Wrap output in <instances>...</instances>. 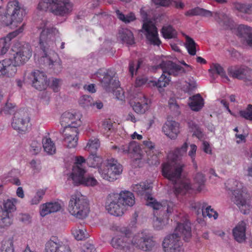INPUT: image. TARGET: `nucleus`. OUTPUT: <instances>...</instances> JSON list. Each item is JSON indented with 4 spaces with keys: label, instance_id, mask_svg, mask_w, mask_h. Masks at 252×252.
<instances>
[{
    "label": "nucleus",
    "instance_id": "obj_1",
    "mask_svg": "<svg viewBox=\"0 0 252 252\" xmlns=\"http://www.w3.org/2000/svg\"><path fill=\"white\" fill-rule=\"evenodd\" d=\"M188 144L185 142L181 148H177L168 156V161L163 165L162 173L174 185V193L183 195L192 189L190 181L188 179H183L182 173L185 166L182 159L183 155L186 153Z\"/></svg>",
    "mask_w": 252,
    "mask_h": 252
},
{
    "label": "nucleus",
    "instance_id": "obj_2",
    "mask_svg": "<svg viewBox=\"0 0 252 252\" xmlns=\"http://www.w3.org/2000/svg\"><path fill=\"white\" fill-rule=\"evenodd\" d=\"M37 28L42 30L40 33L39 44L42 54L39 62L48 65L55 73H60L62 70V62L55 51L56 46L55 40L58 36L59 31L46 20L41 21Z\"/></svg>",
    "mask_w": 252,
    "mask_h": 252
},
{
    "label": "nucleus",
    "instance_id": "obj_3",
    "mask_svg": "<svg viewBox=\"0 0 252 252\" xmlns=\"http://www.w3.org/2000/svg\"><path fill=\"white\" fill-rule=\"evenodd\" d=\"M181 236L184 237L185 241H188L191 236L190 223L187 220L183 223H178L175 232L164 238L162 244L164 252H183Z\"/></svg>",
    "mask_w": 252,
    "mask_h": 252
},
{
    "label": "nucleus",
    "instance_id": "obj_4",
    "mask_svg": "<svg viewBox=\"0 0 252 252\" xmlns=\"http://www.w3.org/2000/svg\"><path fill=\"white\" fill-rule=\"evenodd\" d=\"M135 204V197L132 192L122 190L119 193H112L107 197L106 208L112 215L122 216L126 207H131Z\"/></svg>",
    "mask_w": 252,
    "mask_h": 252
},
{
    "label": "nucleus",
    "instance_id": "obj_5",
    "mask_svg": "<svg viewBox=\"0 0 252 252\" xmlns=\"http://www.w3.org/2000/svg\"><path fill=\"white\" fill-rule=\"evenodd\" d=\"M67 210L70 214L79 219H84L90 212L89 201L81 192L76 191L70 197Z\"/></svg>",
    "mask_w": 252,
    "mask_h": 252
},
{
    "label": "nucleus",
    "instance_id": "obj_6",
    "mask_svg": "<svg viewBox=\"0 0 252 252\" xmlns=\"http://www.w3.org/2000/svg\"><path fill=\"white\" fill-rule=\"evenodd\" d=\"M160 60L161 62L158 64V68L162 69V74L158 78V88L165 87L168 85L170 75L182 76L186 72L182 66L168 60L166 56L161 55L160 58H158V62Z\"/></svg>",
    "mask_w": 252,
    "mask_h": 252
},
{
    "label": "nucleus",
    "instance_id": "obj_7",
    "mask_svg": "<svg viewBox=\"0 0 252 252\" xmlns=\"http://www.w3.org/2000/svg\"><path fill=\"white\" fill-rule=\"evenodd\" d=\"M73 5L69 0H40L37 9L48 11L58 16H66L72 10Z\"/></svg>",
    "mask_w": 252,
    "mask_h": 252
},
{
    "label": "nucleus",
    "instance_id": "obj_8",
    "mask_svg": "<svg viewBox=\"0 0 252 252\" xmlns=\"http://www.w3.org/2000/svg\"><path fill=\"white\" fill-rule=\"evenodd\" d=\"M225 186L230 191L229 194L231 195V201L239 208L244 214H248L252 208V205L250 200L246 199L243 196L240 189L241 184L236 180L230 179L225 183Z\"/></svg>",
    "mask_w": 252,
    "mask_h": 252
},
{
    "label": "nucleus",
    "instance_id": "obj_9",
    "mask_svg": "<svg viewBox=\"0 0 252 252\" xmlns=\"http://www.w3.org/2000/svg\"><path fill=\"white\" fill-rule=\"evenodd\" d=\"M123 167L118 160L110 158L104 160L103 164L99 168V173L101 177L109 182L117 179V177L122 174Z\"/></svg>",
    "mask_w": 252,
    "mask_h": 252
},
{
    "label": "nucleus",
    "instance_id": "obj_10",
    "mask_svg": "<svg viewBox=\"0 0 252 252\" xmlns=\"http://www.w3.org/2000/svg\"><path fill=\"white\" fill-rule=\"evenodd\" d=\"M112 230L122 234L114 236L111 240V245L115 249L129 252L133 249V237L131 238L123 233L122 228L116 225L112 227Z\"/></svg>",
    "mask_w": 252,
    "mask_h": 252
},
{
    "label": "nucleus",
    "instance_id": "obj_11",
    "mask_svg": "<svg viewBox=\"0 0 252 252\" xmlns=\"http://www.w3.org/2000/svg\"><path fill=\"white\" fill-rule=\"evenodd\" d=\"M152 188V184L146 181L133 185L131 189L133 191L136 192L139 195L146 194V205L154 210L153 215L156 220H157L158 217L156 216V213L158 210V201L153 197L152 194L148 193Z\"/></svg>",
    "mask_w": 252,
    "mask_h": 252
},
{
    "label": "nucleus",
    "instance_id": "obj_12",
    "mask_svg": "<svg viewBox=\"0 0 252 252\" xmlns=\"http://www.w3.org/2000/svg\"><path fill=\"white\" fill-rule=\"evenodd\" d=\"M12 50L15 52L13 58L16 64L23 65L31 58L32 56V50L28 43L22 44L20 42L15 43Z\"/></svg>",
    "mask_w": 252,
    "mask_h": 252
},
{
    "label": "nucleus",
    "instance_id": "obj_13",
    "mask_svg": "<svg viewBox=\"0 0 252 252\" xmlns=\"http://www.w3.org/2000/svg\"><path fill=\"white\" fill-rule=\"evenodd\" d=\"M140 14L143 21V29L146 32L147 39L151 44L158 45L157 29L155 24L149 20L148 15L144 8L140 9Z\"/></svg>",
    "mask_w": 252,
    "mask_h": 252
},
{
    "label": "nucleus",
    "instance_id": "obj_14",
    "mask_svg": "<svg viewBox=\"0 0 252 252\" xmlns=\"http://www.w3.org/2000/svg\"><path fill=\"white\" fill-rule=\"evenodd\" d=\"M85 170H81L78 167H75L73 172L71 173L69 178L72 181L75 186L83 185L85 186H95L97 184V180L92 176H85Z\"/></svg>",
    "mask_w": 252,
    "mask_h": 252
},
{
    "label": "nucleus",
    "instance_id": "obj_15",
    "mask_svg": "<svg viewBox=\"0 0 252 252\" xmlns=\"http://www.w3.org/2000/svg\"><path fill=\"white\" fill-rule=\"evenodd\" d=\"M228 75L233 77L240 80H243L248 85L252 84V70L248 66H231L227 69Z\"/></svg>",
    "mask_w": 252,
    "mask_h": 252
},
{
    "label": "nucleus",
    "instance_id": "obj_16",
    "mask_svg": "<svg viewBox=\"0 0 252 252\" xmlns=\"http://www.w3.org/2000/svg\"><path fill=\"white\" fill-rule=\"evenodd\" d=\"M32 87L39 91L45 90L49 85L46 73L40 70L32 71L28 76Z\"/></svg>",
    "mask_w": 252,
    "mask_h": 252
},
{
    "label": "nucleus",
    "instance_id": "obj_17",
    "mask_svg": "<svg viewBox=\"0 0 252 252\" xmlns=\"http://www.w3.org/2000/svg\"><path fill=\"white\" fill-rule=\"evenodd\" d=\"M11 126L19 132L28 130L31 127L30 118L28 113L23 111L15 113L11 122Z\"/></svg>",
    "mask_w": 252,
    "mask_h": 252
},
{
    "label": "nucleus",
    "instance_id": "obj_18",
    "mask_svg": "<svg viewBox=\"0 0 252 252\" xmlns=\"http://www.w3.org/2000/svg\"><path fill=\"white\" fill-rule=\"evenodd\" d=\"M44 252H71L68 244L56 237H52L45 244Z\"/></svg>",
    "mask_w": 252,
    "mask_h": 252
},
{
    "label": "nucleus",
    "instance_id": "obj_19",
    "mask_svg": "<svg viewBox=\"0 0 252 252\" xmlns=\"http://www.w3.org/2000/svg\"><path fill=\"white\" fill-rule=\"evenodd\" d=\"M190 207L195 212L197 216L200 215V216H203V218L206 216L210 218L213 217L214 219L218 218V214L217 212L211 208L210 206L206 207V204L204 202H192L190 204Z\"/></svg>",
    "mask_w": 252,
    "mask_h": 252
},
{
    "label": "nucleus",
    "instance_id": "obj_20",
    "mask_svg": "<svg viewBox=\"0 0 252 252\" xmlns=\"http://www.w3.org/2000/svg\"><path fill=\"white\" fill-rule=\"evenodd\" d=\"M25 23L22 22V24L19 26L17 30L8 33L6 36L0 38V55H4L7 52L11 44L10 41L11 39L22 33L25 30Z\"/></svg>",
    "mask_w": 252,
    "mask_h": 252
},
{
    "label": "nucleus",
    "instance_id": "obj_21",
    "mask_svg": "<svg viewBox=\"0 0 252 252\" xmlns=\"http://www.w3.org/2000/svg\"><path fill=\"white\" fill-rule=\"evenodd\" d=\"M133 248L136 247L144 251H149L154 246L152 239L143 233H138L133 236Z\"/></svg>",
    "mask_w": 252,
    "mask_h": 252
},
{
    "label": "nucleus",
    "instance_id": "obj_22",
    "mask_svg": "<svg viewBox=\"0 0 252 252\" xmlns=\"http://www.w3.org/2000/svg\"><path fill=\"white\" fill-rule=\"evenodd\" d=\"M20 65L16 64L15 61L10 59H5L0 61V77L13 76L17 71V66Z\"/></svg>",
    "mask_w": 252,
    "mask_h": 252
},
{
    "label": "nucleus",
    "instance_id": "obj_23",
    "mask_svg": "<svg viewBox=\"0 0 252 252\" xmlns=\"http://www.w3.org/2000/svg\"><path fill=\"white\" fill-rule=\"evenodd\" d=\"M81 115L79 113H72L70 112H65L61 116L60 123L62 126H81Z\"/></svg>",
    "mask_w": 252,
    "mask_h": 252
},
{
    "label": "nucleus",
    "instance_id": "obj_24",
    "mask_svg": "<svg viewBox=\"0 0 252 252\" xmlns=\"http://www.w3.org/2000/svg\"><path fill=\"white\" fill-rule=\"evenodd\" d=\"M111 149L115 150L120 155H128L137 152L139 149V146L136 142L132 141L125 145L112 146Z\"/></svg>",
    "mask_w": 252,
    "mask_h": 252
},
{
    "label": "nucleus",
    "instance_id": "obj_25",
    "mask_svg": "<svg viewBox=\"0 0 252 252\" xmlns=\"http://www.w3.org/2000/svg\"><path fill=\"white\" fill-rule=\"evenodd\" d=\"M162 130L167 137L175 139L179 133V124L175 121H167L163 126Z\"/></svg>",
    "mask_w": 252,
    "mask_h": 252
},
{
    "label": "nucleus",
    "instance_id": "obj_26",
    "mask_svg": "<svg viewBox=\"0 0 252 252\" xmlns=\"http://www.w3.org/2000/svg\"><path fill=\"white\" fill-rule=\"evenodd\" d=\"M238 35L249 46L252 47V28L240 25L237 28Z\"/></svg>",
    "mask_w": 252,
    "mask_h": 252
},
{
    "label": "nucleus",
    "instance_id": "obj_27",
    "mask_svg": "<svg viewBox=\"0 0 252 252\" xmlns=\"http://www.w3.org/2000/svg\"><path fill=\"white\" fill-rule=\"evenodd\" d=\"M215 20L224 29H232L234 27L233 21L230 17L224 13L216 12L214 13Z\"/></svg>",
    "mask_w": 252,
    "mask_h": 252
},
{
    "label": "nucleus",
    "instance_id": "obj_28",
    "mask_svg": "<svg viewBox=\"0 0 252 252\" xmlns=\"http://www.w3.org/2000/svg\"><path fill=\"white\" fill-rule=\"evenodd\" d=\"M100 83L102 86L108 92L114 91L115 88H117L119 85V81L115 77L111 76L106 74L101 80Z\"/></svg>",
    "mask_w": 252,
    "mask_h": 252
},
{
    "label": "nucleus",
    "instance_id": "obj_29",
    "mask_svg": "<svg viewBox=\"0 0 252 252\" xmlns=\"http://www.w3.org/2000/svg\"><path fill=\"white\" fill-rule=\"evenodd\" d=\"M61 209V205L57 202H48L40 206V214L42 217L59 211Z\"/></svg>",
    "mask_w": 252,
    "mask_h": 252
},
{
    "label": "nucleus",
    "instance_id": "obj_30",
    "mask_svg": "<svg viewBox=\"0 0 252 252\" xmlns=\"http://www.w3.org/2000/svg\"><path fill=\"white\" fill-rule=\"evenodd\" d=\"M234 239L239 243H243L246 240V223L241 221L233 229Z\"/></svg>",
    "mask_w": 252,
    "mask_h": 252
},
{
    "label": "nucleus",
    "instance_id": "obj_31",
    "mask_svg": "<svg viewBox=\"0 0 252 252\" xmlns=\"http://www.w3.org/2000/svg\"><path fill=\"white\" fill-rule=\"evenodd\" d=\"M18 203V199L16 198H10L3 200L2 206L1 207V212H4L10 214L16 210V205Z\"/></svg>",
    "mask_w": 252,
    "mask_h": 252
},
{
    "label": "nucleus",
    "instance_id": "obj_32",
    "mask_svg": "<svg viewBox=\"0 0 252 252\" xmlns=\"http://www.w3.org/2000/svg\"><path fill=\"white\" fill-rule=\"evenodd\" d=\"M189 99V106L194 111H199L204 106V100L199 94L190 97Z\"/></svg>",
    "mask_w": 252,
    "mask_h": 252
},
{
    "label": "nucleus",
    "instance_id": "obj_33",
    "mask_svg": "<svg viewBox=\"0 0 252 252\" xmlns=\"http://www.w3.org/2000/svg\"><path fill=\"white\" fill-rule=\"evenodd\" d=\"M118 37L123 43L131 45L134 43V37L132 32L127 29L123 28L119 31Z\"/></svg>",
    "mask_w": 252,
    "mask_h": 252
},
{
    "label": "nucleus",
    "instance_id": "obj_34",
    "mask_svg": "<svg viewBox=\"0 0 252 252\" xmlns=\"http://www.w3.org/2000/svg\"><path fill=\"white\" fill-rule=\"evenodd\" d=\"M88 165L91 167H96L99 171V168L103 164L102 158L97 155L96 153L91 154L86 159Z\"/></svg>",
    "mask_w": 252,
    "mask_h": 252
},
{
    "label": "nucleus",
    "instance_id": "obj_35",
    "mask_svg": "<svg viewBox=\"0 0 252 252\" xmlns=\"http://www.w3.org/2000/svg\"><path fill=\"white\" fill-rule=\"evenodd\" d=\"M13 223V218L10 214L0 212V229L6 230Z\"/></svg>",
    "mask_w": 252,
    "mask_h": 252
},
{
    "label": "nucleus",
    "instance_id": "obj_36",
    "mask_svg": "<svg viewBox=\"0 0 252 252\" xmlns=\"http://www.w3.org/2000/svg\"><path fill=\"white\" fill-rule=\"evenodd\" d=\"M185 15L188 16L198 15L207 17L213 16V13L211 11L199 7H196L194 8L189 10L186 12Z\"/></svg>",
    "mask_w": 252,
    "mask_h": 252
},
{
    "label": "nucleus",
    "instance_id": "obj_37",
    "mask_svg": "<svg viewBox=\"0 0 252 252\" xmlns=\"http://www.w3.org/2000/svg\"><path fill=\"white\" fill-rule=\"evenodd\" d=\"M42 145L44 150L49 155L55 153L56 148L54 142L48 136L44 137L42 139Z\"/></svg>",
    "mask_w": 252,
    "mask_h": 252
},
{
    "label": "nucleus",
    "instance_id": "obj_38",
    "mask_svg": "<svg viewBox=\"0 0 252 252\" xmlns=\"http://www.w3.org/2000/svg\"><path fill=\"white\" fill-rule=\"evenodd\" d=\"M160 32L165 39H174L176 38L177 36V32L170 25L163 26L160 30Z\"/></svg>",
    "mask_w": 252,
    "mask_h": 252
},
{
    "label": "nucleus",
    "instance_id": "obj_39",
    "mask_svg": "<svg viewBox=\"0 0 252 252\" xmlns=\"http://www.w3.org/2000/svg\"><path fill=\"white\" fill-rule=\"evenodd\" d=\"M72 234L77 240H82L88 237L86 229L81 225H76L71 229Z\"/></svg>",
    "mask_w": 252,
    "mask_h": 252
},
{
    "label": "nucleus",
    "instance_id": "obj_40",
    "mask_svg": "<svg viewBox=\"0 0 252 252\" xmlns=\"http://www.w3.org/2000/svg\"><path fill=\"white\" fill-rule=\"evenodd\" d=\"M209 72L212 78H215L214 74L215 73H217L222 77L225 78L227 81L229 80L228 77L226 75L223 68L218 63H213L211 65V68L209 69Z\"/></svg>",
    "mask_w": 252,
    "mask_h": 252
},
{
    "label": "nucleus",
    "instance_id": "obj_41",
    "mask_svg": "<svg viewBox=\"0 0 252 252\" xmlns=\"http://www.w3.org/2000/svg\"><path fill=\"white\" fill-rule=\"evenodd\" d=\"M80 126H75V125H73V126H65L63 131H61V133H62L63 136H69L74 137H78L79 134L78 127Z\"/></svg>",
    "mask_w": 252,
    "mask_h": 252
},
{
    "label": "nucleus",
    "instance_id": "obj_42",
    "mask_svg": "<svg viewBox=\"0 0 252 252\" xmlns=\"http://www.w3.org/2000/svg\"><path fill=\"white\" fill-rule=\"evenodd\" d=\"M186 42L185 46L188 50L189 54L192 56H194L196 54V46H197L196 43L195 42L194 40L189 36L188 35L185 36Z\"/></svg>",
    "mask_w": 252,
    "mask_h": 252
},
{
    "label": "nucleus",
    "instance_id": "obj_43",
    "mask_svg": "<svg viewBox=\"0 0 252 252\" xmlns=\"http://www.w3.org/2000/svg\"><path fill=\"white\" fill-rule=\"evenodd\" d=\"M100 143L99 140L96 138L90 139L86 147V150L89 151L91 154L96 153V150L99 148Z\"/></svg>",
    "mask_w": 252,
    "mask_h": 252
},
{
    "label": "nucleus",
    "instance_id": "obj_44",
    "mask_svg": "<svg viewBox=\"0 0 252 252\" xmlns=\"http://www.w3.org/2000/svg\"><path fill=\"white\" fill-rule=\"evenodd\" d=\"M1 252H14L13 241L11 238L4 239L1 242Z\"/></svg>",
    "mask_w": 252,
    "mask_h": 252
},
{
    "label": "nucleus",
    "instance_id": "obj_45",
    "mask_svg": "<svg viewBox=\"0 0 252 252\" xmlns=\"http://www.w3.org/2000/svg\"><path fill=\"white\" fill-rule=\"evenodd\" d=\"M235 8L238 11L246 14H252V3H236Z\"/></svg>",
    "mask_w": 252,
    "mask_h": 252
},
{
    "label": "nucleus",
    "instance_id": "obj_46",
    "mask_svg": "<svg viewBox=\"0 0 252 252\" xmlns=\"http://www.w3.org/2000/svg\"><path fill=\"white\" fill-rule=\"evenodd\" d=\"M143 144L145 146V148L147 150L146 151L147 153H149L148 155H150L151 154H153L152 157L154 158L156 160L157 158V155H155L154 154V150L155 149L156 145L154 143L152 142L150 140L148 139L146 140H144L143 141ZM156 160L154 163L152 162V163H156Z\"/></svg>",
    "mask_w": 252,
    "mask_h": 252
},
{
    "label": "nucleus",
    "instance_id": "obj_47",
    "mask_svg": "<svg viewBox=\"0 0 252 252\" xmlns=\"http://www.w3.org/2000/svg\"><path fill=\"white\" fill-rule=\"evenodd\" d=\"M45 189H38L34 195L31 198L30 200V204L31 205H37L38 204L45 193Z\"/></svg>",
    "mask_w": 252,
    "mask_h": 252
},
{
    "label": "nucleus",
    "instance_id": "obj_48",
    "mask_svg": "<svg viewBox=\"0 0 252 252\" xmlns=\"http://www.w3.org/2000/svg\"><path fill=\"white\" fill-rule=\"evenodd\" d=\"M93 98L90 95H83L81 96L78 102L79 105L84 108H88L91 107L93 104Z\"/></svg>",
    "mask_w": 252,
    "mask_h": 252
},
{
    "label": "nucleus",
    "instance_id": "obj_49",
    "mask_svg": "<svg viewBox=\"0 0 252 252\" xmlns=\"http://www.w3.org/2000/svg\"><path fill=\"white\" fill-rule=\"evenodd\" d=\"M116 13L118 18L125 23H129L135 19V15L133 13L125 15L119 10H116Z\"/></svg>",
    "mask_w": 252,
    "mask_h": 252
},
{
    "label": "nucleus",
    "instance_id": "obj_50",
    "mask_svg": "<svg viewBox=\"0 0 252 252\" xmlns=\"http://www.w3.org/2000/svg\"><path fill=\"white\" fill-rule=\"evenodd\" d=\"M197 150V146L194 144H192L190 145V150L189 152V156L190 157L191 162L193 164V167L195 170V171H197L198 169V166L197 162L195 160V157H196V152Z\"/></svg>",
    "mask_w": 252,
    "mask_h": 252
},
{
    "label": "nucleus",
    "instance_id": "obj_51",
    "mask_svg": "<svg viewBox=\"0 0 252 252\" xmlns=\"http://www.w3.org/2000/svg\"><path fill=\"white\" fill-rule=\"evenodd\" d=\"M133 110L138 114H143L148 109V106L146 102L141 103L139 102H135L132 106Z\"/></svg>",
    "mask_w": 252,
    "mask_h": 252
},
{
    "label": "nucleus",
    "instance_id": "obj_52",
    "mask_svg": "<svg viewBox=\"0 0 252 252\" xmlns=\"http://www.w3.org/2000/svg\"><path fill=\"white\" fill-rule=\"evenodd\" d=\"M193 179L195 183L198 185V190L200 191L202 189L201 187L204 184L206 181L205 176L200 172H197L194 176Z\"/></svg>",
    "mask_w": 252,
    "mask_h": 252
},
{
    "label": "nucleus",
    "instance_id": "obj_53",
    "mask_svg": "<svg viewBox=\"0 0 252 252\" xmlns=\"http://www.w3.org/2000/svg\"><path fill=\"white\" fill-rule=\"evenodd\" d=\"M239 114L242 118L252 121V105L248 104L246 110L239 111Z\"/></svg>",
    "mask_w": 252,
    "mask_h": 252
},
{
    "label": "nucleus",
    "instance_id": "obj_54",
    "mask_svg": "<svg viewBox=\"0 0 252 252\" xmlns=\"http://www.w3.org/2000/svg\"><path fill=\"white\" fill-rule=\"evenodd\" d=\"M64 141L67 147L69 148H75L77 145L78 140V137H71L69 136H63Z\"/></svg>",
    "mask_w": 252,
    "mask_h": 252
},
{
    "label": "nucleus",
    "instance_id": "obj_55",
    "mask_svg": "<svg viewBox=\"0 0 252 252\" xmlns=\"http://www.w3.org/2000/svg\"><path fill=\"white\" fill-rule=\"evenodd\" d=\"M168 105L170 109L175 116H178L180 114L179 106L177 103L175 99L173 98L170 99L168 102Z\"/></svg>",
    "mask_w": 252,
    "mask_h": 252
},
{
    "label": "nucleus",
    "instance_id": "obj_56",
    "mask_svg": "<svg viewBox=\"0 0 252 252\" xmlns=\"http://www.w3.org/2000/svg\"><path fill=\"white\" fill-rule=\"evenodd\" d=\"M113 124L110 120H105L103 122L101 126V131L107 136H109V132L111 130Z\"/></svg>",
    "mask_w": 252,
    "mask_h": 252
},
{
    "label": "nucleus",
    "instance_id": "obj_57",
    "mask_svg": "<svg viewBox=\"0 0 252 252\" xmlns=\"http://www.w3.org/2000/svg\"><path fill=\"white\" fill-rule=\"evenodd\" d=\"M15 107V105L8 101L1 109L0 112L5 114H11L14 112Z\"/></svg>",
    "mask_w": 252,
    "mask_h": 252
},
{
    "label": "nucleus",
    "instance_id": "obj_58",
    "mask_svg": "<svg viewBox=\"0 0 252 252\" xmlns=\"http://www.w3.org/2000/svg\"><path fill=\"white\" fill-rule=\"evenodd\" d=\"M86 161H87V160L83 157L80 156L76 157L75 164L73 166L71 173L73 172V170L75 167H78L81 170H85L82 167V164L85 163Z\"/></svg>",
    "mask_w": 252,
    "mask_h": 252
},
{
    "label": "nucleus",
    "instance_id": "obj_59",
    "mask_svg": "<svg viewBox=\"0 0 252 252\" xmlns=\"http://www.w3.org/2000/svg\"><path fill=\"white\" fill-rule=\"evenodd\" d=\"M41 150V145L37 141H33L31 144L30 151L33 155L38 154Z\"/></svg>",
    "mask_w": 252,
    "mask_h": 252
},
{
    "label": "nucleus",
    "instance_id": "obj_60",
    "mask_svg": "<svg viewBox=\"0 0 252 252\" xmlns=\"http://www.w3.org/2000/svg\"><path fill=\"white\" fill-rule=\"evenodd\" d=\"M186 82L188 84L187 87V91L189 92L193 90L196 88V81L193 77H190Z\"/></svg>",
    "mask_w": 252,
    "mask_h": 252
},
{
    "label": "nucleus",
    "instance_id": "obj_61",
    "mask_svg": "<svg viewBox=\"0 0 252 252\" xmlns=\"http://www.w3.org/2000/svg\"><path fill=\"white\" fill-rule=\"evenodd\" d=\"M158 211L160 210V214L162 211H165L167 213H170L171 210L169 208V205L166 201H163L161 203L158 202Z\"/></svg>",
    "mask_w": 252,
    "mask_h": 252
},
{
    "label": "nucleus",
    "instance_id": "obj_62",
    "mask_svg": "<svg viewBox=\"0 0 252 252\" xmlns=\"http://www.w3.org/2000/svg\"><path fill=\"white\" fill-rule=\"evenodd\" d=\"M107 73V72L106 69H101L98 70L93 75V78L94 79L97 78L98 80L100 82L103 78H104V76H105Z\"/></svg>",
    "mask_w": 252,
    "mask_h": 252
},
{
    "label": "nucleus",
    "instance_id": "obj_63",
    "mask_svg": "<svg viewBox=\"0 0 252 252\" xmlns=\"http://www.w3.org/2000/svg\"><path fill=\"white\" fill-rule=\"evenodd\" d=\"M112 92L118 99L123 100L124 99V92L119 86L117 88H115L114 91Z\"/></svg>",
    "mask_w": 252,
    "mask_h": 252
},
{
    "label": "nucleus",
    "instance_id": "obj_64",
    "mask_svg": "<svg viewBox=\"0 0 252 252\" xmlns=\"http://www.w3.org/2000/svg\"><path fill=\"white\" fill-rule=\"evenodd\" d=\"M94 246L91 244H86L83 246L81 252H95Z\"/></svg>",
    "mask_w": 252,
    "mask_h": 252
}]
</instances>
